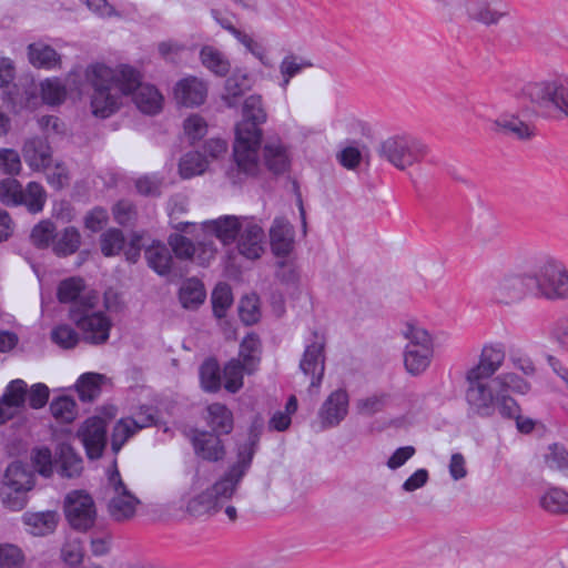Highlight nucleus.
Masks as SVG:
<instances>
[{
    "instance_id": "obj_7",
    "label": "nucleus",
    "mask_w": 568,
    "mask_h": 568,
    "mask_svg": "<svg viewBox=\"0 0 568 568\" xmlns=\"http://www.w3.org/2000/svg\"><path fill=\"white\" fill-rule=\"evenodd\" d=\"M465 381V399L468 413L484 418L491 417L496 412V403L499 395L494 378L466 373Z\"/></svg>"
},
{
    "instance_id": "obj_28",
    "label": "nucleus",
    "mask_w": 568,
    "mask_h": 568,
    "mask_svg": "<svg viewBox=\"0 0 568 568\" xmlns=\"http://www.w3.org/2000/svg\"><path fill=\"white\" fill-rule=\"evenodd\" d=\"M57 471L60 476L73 478L81 475L83 460L69 444H60L57 449Z\"/></svg>"
},
{
    "instance_id": "obj_4",
    "label": "nucleus",
    "mask_w": 568,
    "mask_h": 568,
    "mask_svg": "<svg viewBox=\"0 0 568 568\" xmlns=\"http://www.w3.org/2000/svg\"><path fill=\"white\" fill-rule=\"evenodd\" d=\"M530 276L535 296L547 301L568 300V267L561 260L541 256Z\"/></svg>"
},
{
    "instance_id": "obj_26",
    "label": "nucleus",
    "mask_w": 568,
    "mask_h": 568,
    "mask_svg": "<svg viewBox=\"0 0 568 568\" xmlns=\"http://www.w3.org/2000/svg\"><path fill=\"white\" fill-rule=\"evenodd\" d=\"M271 246L277 256H287L294 245L293 226L283 217H276L270 230Z\"/></svg>"
},
{
    "instance_id": "obj_38",
    "label": "nucleus",
    "mask_w": 568,
    "mask_h": 568,
    "mask_svg": "<svg viewBox=\"0 0 568 568\" xmlns=\"http://www.w3.org/2000/svg\"><path fill=\"white\" fill-rule=\"evenodd\" d=\"M205 290L203 284L196 278H189L183 282L179 298L184 308H196L205 300Z\"/></svg>"
},
{
    "instance_id": "obj_43",
    "label": "nucleus",
    "mask_w": 568,
    "mask_h": 568,
    "mask_svg": "<svg viewBox=\"0 0 568 568\" xmlns=\"http://www.w3.org/2000/svg\"><path fill=\"white\" fill-rule=\"evenodd\" d=\"M47 202V192L38 182H29L26 189L22 187L21 205H24L30 213H39Z\"/></svg>"
},
{
    "instance_id": "obj_6",
    "label": "nucleus",
    "mask_w": 568,
    "mask_h": 568,
    "mask_svg": "<svg viewBox=\"0 0 568 568\" xmlns=\"http://www.w3.org/2000/svg\"><path fill=\"white\" fill-rule=\"evenodd\" d=\"M99 301L98 294H91L85 298L83 308H70V318L82 331L84 339L92 344L106 342L110 334L111 322L102 312H93Z\"/></svg>"
},
{
    "instance_id": "obj_32",
    "label": "nucleus",
    "mask_w": 568,
    "mask_h": 568,
    "mask_svg": "<svg viewBox=\"0 0 568 568\" xmlns=\"http://www.w3.org/2000/svg\"><path fill=\"white\" fill-rule=\"evenodd\" d=\"M109 383V378L99 373H84L77 382V389L82 402H92L99 397L103 386Z\"/></svg>"
},
{
    "instance_id": "obj_16",
    "label": "nucleus",
    "mask_w": 568,
    "mask_h": 568,
    "mask_svg": "<svg viewBox=\"0 0 568 568\" xmlns=\"http://www.w3.org/2000/svg\"><path fill=\"white\" fill-rule=\"evenodd\" d=\"M534 294L530 273L505 276L493 290V298L500 304H513L521 301L526 294Z\"/></svg>"
},
{
    "instance_id": "obj_14",
    "label": "nucleus",
    "mask_w": 568,
    "mask_h": 568,
    "mask_svg": "<svg viewBox=\"0 0 568 568\" xmlns=\"http://www.w3.org/2000/svg\"><path fill=\"white\" fill-rule=\"evenodd\" d=\"M78 437L90 459H98L106 445V423L100 416L87 418L78 430Z\"/></svg>"
},
{
    "instance_id": "obj_61",
    "label": "nucleus",
    "mask_w": 568,
    "mask_h": 568,
    "mask_svg": "<svg viewBox=\"0 0 568 568\" xmlns=\"http://www.w3.org/2000/svg\"><path fill=\"white\" fill-rule=\"evenodd\" d=\"M239 314L243 323L251 325L257 322L260 310L255 296H245L240 301Z\"/></svg>"
},
{
    "instance_id": "obj_45",
    "label": "nucleus",
    "mask_w": 568,
    "mask_h": 568,
    "mask_svg": "<svg viewBox=\"0 0 568 568\" xmlns=\"http://www.w3.org/2000/svg\"><path fill=\"white\" fill-rule=\"evenodd\" d=\"M52 416L60 423H71L77 417V403L71 396L54 397L50 404Z\"/></svg>"
},
{
    "instance_id": "obj_34",
    "label": "nucleus",
    "mask_w": 568,
    "mask_h": 568,
    "mask_svg": "<svg viewBox=\"0 0 568 568\" xmlns=\"http://www.w3.org/2000/svg\"><path fill=\"white\" fill-rule=\"evenodd\" d=\"M145 258L149 266L160 275H166L172 271L173 257L170 248L162 243H153L145 250Z\"/></svg>"
},
{
    "instance_id": "obj_46",
    "label": "nucleus",
    "mask_w": 568,
    "mask_h": 568,
    "mask_svg": "<svg viewBox=\"0 0 568 568\" xmlns=\"http://www.w3.org/2000/svg\"><path fill=\"white\" fill-rule=\"evenodd\" d=\"M209 161L200 152H189L180 161L179 171L183 179H191L204 173Z\"/></svg>"
},
{
    "instance_id": "obj_25",
    "label": "nucleus",
    "mask_w": 568,
    "mask_h": 568,
    "mask_svg": "<svg viewBox=\"0 0 568 568\" xmlns=\"http://www.w3.org/2000/svg\"><path fill=\"white\" fill-rule=\"evenodd\" d=\"M131 94L138 109L145 114H156L161 111L163 105V97L159 90L151 84L141 82V74L139 73V82L134 85Z\"/></svg>"
},
{
    "instance_id": "obj_49",
    "label": "nucleus",
    "mask_w": 568,
    "mask_h": 568,
    "mask_svg": "<svg viewBox=\"0 0 568 568\" xmlns=\"http://www.w3.org/2000/svg\"><path fill=\"white\" fill-rule=\"evenodd\" d=\"M201 385L206 392H216L221 387L220 367L216 361L207 359L200 368Z\"/></svg>"
},
{
    "instance_id": "obj_59",
    "label": "nucleus",
    "mask_w": 568,
    "mask_h": 568,
    "mask_svg": "<svg viewBox=\"0 0 568 568\" xmlns=\"http://www.w3.org/2000/svg\"><path fill=\"white\" fill-rule=\"evenodd\" d=\"M27 490L1 487L0 497L6 507L11 510H21L27 504Z\"/></svg>"
},
{
    "instance_id": "obj_23",
    "label": "nucleus",
    "mask_w": 568,
    "mask_h": 568,
    "mask_svg": "<svg viewBox=\"0 0 568 568\" xmlns=\"http://www.w3.org/2000/svg\"><path fill=\"white\" fill-rule=\"evenodd\" d=\"M245 219L244 216L224 215L215 220L205 221L203 229L206 233L213 234L223 244L227 245L236 240Z\"/></svg>"
},
{
    "instance_id": "obj_53",
    "label": "nucleus",
    "mask_w": 568,
    "mask_h": 568,
    "mask_svg": "<svg viewBox=\"0 0 568 568\" xmlns=\"http://www.w3.org/2000/svg\"><path fill=\"white\" fill-rule=\"evenodd\" d=\"M232 302L233 297L230 286L224 283L217 284L212 292V306L214 315L219 318H223Z\"/></svg>"
},
{
    "instance_id": "obj_17",
    "label": "nucleus",
    "mask_w": 568,
    "mask_h": 568,
    "mask_svg": "<svg viewBox=\"0 0 568 568\" xmlns=\"http://www.w3.org/2000/svg\"><path fill=\"white\" fill-rule=\"evenodd\" d=\"M239 253L247 260H257L264 252L265 234L261 225L250 217L245 219L237 235Z\"/></svg>"
},
{
    "instance_id": "obj_22",
    "label": "nucleus",
    "mask_w": 568,
    "mask_h": 568,
    "mask_svg": "<svg viewBox=\"0 0 568 568\" xmlns=\"http://www.w3.org/2000/svg\"><path fill=\"white\" fill-rule=\"evenodd\" d=\"M263 163L274 174L284 173L290 168L288 148L280 138H270L264 142Z\"/></svg>"
},
{
    "instance_id": "obj_40",
    "label": "nucleus",
    "mask_w": 568,
    "mask_h": 568,
    "mask_svg": "<svg viewBox=\"0 0 568 568\" xmlns=\"http://www.w3.org/2000/svg\"><path fill=\"white\" fill-rule=\"evenodd\" d=\"M495 131L513 135L518 139L530 138L532 131L530 126L514 115H501L494 121Z\"/></svg>"
},
{
    "instance_id": "obj_11",
    "label": "nucleus",
    "mask_w": 568,
    "mask_h": 568,
    "mask_svg": "<svg viewBox=\"0 0 568 568\" xmlns=\"http://www.w3.org/2000/svg\"><path fill=\"white\" fill-rule=\"evenodd\" d=\"M64 514L70 526L79 531H88L97 519L95 504L84 490L70 491L64 498Z\"/></svg>"
},
{
    "instance_id": "obj_1",
    "label": "nucleus",
    "mask_w": 568,
    "mask_h": 568,
    "mask_svg": "<svg viewBox=\"0 0 568 568\" xmlns=\"http://www.w3.org/2000/svg\"><path fill=\"white\" fill-rule=\"evenodd\" d=\"M262 432L263 420L256 418L251 425L247 440L239 446L236 463L220 480L211 485L207 478L197 470L192 478L191 486L178 500L179 509L191 516L219 511L232 498L250 469Z\"/></svg>"
},
{
    "instance_id": "obj_57",
    "label": "nucleus",
    "mask_w": 568,
    "mask_h": 568,
    "mask_svg": "<svg viewBox=\"0 0 568 568\" xmlns=\"http://www.w3.org/2000/svg\"><path fill=\"white\" fill-rule=\"evenodd\" d=\"M55 227L50 221H42L38 223L31 232L32 243L40 248L49 246L54 241Z\"/></svg>"
},
{
    "instance_id": "obj_44",
    "label": "nucleus",
    "mask_w": 568,
    "mask_h": 568,
    "mask_svg": "<svg viewBox=\"0 0 568 568\" xmlns=\"http://www.w3.org/2000/svg\"><path fill=\"white\" fill-rule=\"evenodd\" d=\"M494 383L496 387L501 393H516V394H527L530 390V384L516 373L506 372L498 374L494 377Z\"/></svg>"
},
{
    "instance_id": "obj_10",
    "label": "nucleus",
    "mask_w": 568,
    "mask_h": 568,
    "mask_svg": "<svg viewBox=\"0 0 568 568\" xmlns=\"http://www.w3.org/2000/svg\"><path fill=\"white\" fill-rule=\"evenodd\" d=\"M404 335L408 341L404 352L405 368L410 375H420L432 362V337L427 331L415 326H407Z\"/></svg>"
},
{
    "instance_id": "obj_24",
    "label": "nucleus",
    "mask_w": 568,
    "mask_h": 568,
    "mask_svg": "<svg viewBox=\"0 0 568 568\" xmlns=\"http://www.w3.org/2000/svg\"><path fill=\"white\" fill-rule=\"evenodd\" d=\"M465 9L471 20L486 26L498 23L507 14L505 6L491 3L487 0H467Z\"/></svg>"
},
{
    "instance_id": "obj_39",
    "label": "nucleus",
    "mask_w": 568,
    "mask_h": 568,
    "mask_svg": "<svg viewBox=\"0 0 568 568\" xmlns=\"http://www.w3.org/2000/svg\"><path fill=\"white\" fill-rule=\"evenodd\" d=\"M261 343L256 335L248 334L240 345V361L245 363L246 374L256 371L260 363Z\"/></svg>"
},
{
    "instance_id": "obj_55",
    "label": "nucleus",
    "mask_w": 568,
    "mask_h": 568,
    "mask_svg": "<svg viewBox=\"0 0 568 568\" xmlns=\"http://www.w3.org/2000/svg\"><path fill=\"white\" fill-rule=\"evenodd\" d=\"M24 554L13 544H0V568H20L24 562Z\"/></svg>"
},
{
    "instance_id": "obj_15",
    "label": "nucleus",
    "mask_w": 568,
    "mask_h": 568,
    "mask_svg": "<svg viewBox=\"0 0 568 568\" xmlns=\"http://www.w3.org/2000/svg\"><path fill=\"white\" fill-rule=\"evenodd\" d=\"M349 397L345 389L332 392L318 409L320 430L338 426L348 414Z\"/></svg>"
},
{
    "instance_id": "obj_64",
    "label": "nucleus",
    "mask_w": 568,
    "mask_h": 568,
    "mask_svg": "<svg viewBox=\"0 0 568 568\" xmlns=\"http://www.w3.org/2000/svg\"><path fill=\"white\" fill-rule=\"evenodd\" d=\"M550 337L560 351L568 352V318H561L554 324Z\"/></svg>"
},
{
    "instance_id": "obj_47",
    "label": "nucleus",
    "mask_w": 568,
    "mask_h": 568,
    "mask_svg": "<svg viewBox=\"0 0 568 568\" xmlns=\"http://www.w3.org/2000/svg\"><path fill=\"white\" fill-rule=\"evenodd\" d=\"M41 95L49 105L61 104L67 98L65 85L58 78H49L41 82Z\"/></svg>"
},
{
    "instance_id": "obj_54",
    "label": "nucleus",
    "mask_w": 568,
    "mask_h": 568,
    "mask_svg": "<svg viewBox=\"0 0 568 568\" xmlns=\"http://www.w3.org/2000/svg\"><path fill=\"white\" fill-rule=\"evenodd\" d=\"M84 550L79 538L69 537L61 548V558L68 566L74 567L82 562Z\"/></svg>"
},
{
    "instance_id": "obj_41",
    "label": "nucleus",
    "mask_w": 568,
    "mask_h": 568,
    "mask_svg": "<svg viewBox=\"0 0 568 568\" xmlns=\"http://www.w3.org/2000/svg\"><path fill=\"white\" fill-rule=\"evenodd\" d=\"M202 64L215 75L223 77L230 70V62L225 55L212 45H205L200 51Z\"/></svg>"
},
{
    "instance_id": "obj_8",
    "label": "nucleus",
    "mask_w": 568,
    "mask_h": 568,
    "mask_svg": "<svg viewBox=\"0 0 568 568\" xmlns=\"http://www.w3.org/2000/svg\"><path fill=\"white\" fill-rule=\"evenodd\" d=\"M108 514L115 521H125L135 515L140 504L138 497L123 483L116 463L108 471Z\"/></svg>"
},
{
    "instance_id": "obj_2",
    "label": "nucleus",
    "mask_w": 568,
    "mask_h": 568,
    "mask_svg": "<svg viewBox=\"0 0 568 568\" xmlns=\"http://www.w3.org/2000/svg\"><path fill=\"white\" fill-rule=\"evenodd\" d=\"M84 78L92 89V114L106 119L118 112L123 104V98L131 94L139 82V71L125 64L112 69L102 63H94L87 67Z\"/></svg>"
},
{
    "instance_id": "obj_13",
    "label": "nucleus",
    "mask_w": 568,
    "mask_h": 568,
    "mask_svg": "<svg viewBox=\"0 0 568 568\" xmlns=\"http://www.w3.org/2000/svg\"><path fill=\"white\" fill-rule=\"evenodd\" d=\"M325 338L324 336L314 333L313 342L308 343L305 347L303 357L300 362V368L303 374L311 378L310 392L317 389L321 386L324 371H325Z\"/></svg>"
},
{
    "instance_id": "obj_56",
    "label": "nucleus",
    "mask_w": 568,
    "mask_h": 568,
    "mask_svg": "<svg viewBox=\"0 0 568 568\" xmlns=\"http://www.w3.org/2000/svg\"><path fill=\"white\" fill-rule=\"evenodd\" d=\"M51 339L61 348H73L79 343V334L68 324H60L52 328Z\"/></svg>"
},
{
    "instance_id": "obj_33",
    "label": "nucleus",
    "mask_w": 568,
    "mask_h": 568,
    "mask_svg": "<svg viewBox=\"0 0 568 568\" xmlns=\"http://www.w3.org/2000/svg\"><path fill=\"white\" fill-rule=\"evenodd\" d=\"M33 485V474L27 466L16 462L8 466L1 487L19 488L29 491L32 489Z\"/></svg>"
},
{
    "instance_id": "obj_5",
    "label": "nucleus",
    "mask_w": 568,
    "mask_h": 568,
    "mask_svg": "<svg viewBox=\"0 0 568 568\" xmlns=\"http://www.w3.org/2000/svg\"><path fill=\"white\" fill-rule=\"evenodd\" d=\"M427 146L410 135H395L386 139L379 145L381 158L399 170H405L420 162L427 154Z\"/></svg>"
},
{
    "instance_id": "obj_42",
    "label": "nucleus",
    "mask_w": 568,
    "mask_h": 568,
    "mask_svg": "<svg viewBox=\"0 0 568 568\" xmlns=\"http://www.w3.org/2000/svg\"><path fill=\"white\" fill-rule=\"evenodd\" d=\"M81 235L79 231L69 226L65 227L61 233L55 234L53 241V252L58 256H68L73 254L80 246Z\"/></svg>"
},
{
    "instance_id": "obj_3",
    "label": "nucleus",
    "mask_w": 568,
    "mask_h": 568,
    "mask_svg": "<svg viewBox=\"0 0 568 568\" xmlns=\"http://www.w3.org/2000/svg\"><path fill=\"white\" fill-rule=\"evenodd\" d=\"M267 120L261 95L253 94L245 99L243 119L236 124L233 158L240 174L256 176L262 168L260 150L263 131L261 125Z\"/></svg>"
},
{
    "instance_id": "obj_29",
    "label": "nucleus",
    "mask_w": 568,
    "mask_h": 568,
    "mask_svg": "<svg viewBox=\"0 0 568 568\" xmlns=\"http://www.w3.org/2000/svg\"><path fill=\"white\" fill-rule=\"evenodd\" d=\"M84 282L81 277H69L62 281L58 286V298L61 303H72L71 308H83L82 301L95 292L84 293Z\"/></svg>"
},
{
    "instance_id": "obj_9",
    "label": "nucleus",
    "mask_w": 568,
    "mask_h": 568,
    "mask_svg": "<svg viewBox=\"0 0 568 568\" xmlns=\"http://www.w3.org/2000/svg\"><path fill=\"white\" fill-rule=\"evenodd\" d=\"M523 93L541 108H554L568 116V78L529 82Z\"/></svg>"
},
{
    "instance_id": "obj_27",
    "label": "nucleus",
    "mask_w": 568,
    "mask_h": 568,
    "mask_svg": "<svg viewBox=\"0 0 568 568\" xmlns=\"http://www.w3.org/2000/svg\"><path fill=\"white\" fill-rule=\"evenodd\" d=\"M195 454L206 460H219L225 455L224 446L219 436L210 432L196 430L192 437Z\"/></svg>"
},
{
    "instance_id": "obj_60",
    "label": "nucleus",
    "mask_w": 568,
    "mask_h": 568,
    "mask_svg": "<svg viewBox=\"0 0 568 568\" xmlns=\"http://www.w3.org/2000/svg\"><path fill=\"white\" fill-rule=\"evenodd\" d=\"M22 169L19 153L13 149H0V170L4 174L16 175Z\"/></svg>"
},
{
    "instance_id": "obj_21",
    "label": "nucleus",
    "mask_w": 568,
    "mask_h": 568,
    "mask_svg": "<svg viewBox=\"0 0 568 568\" xmlns=\"http://www.w3.org/2000/svg\"><path fill=\"white\" fill-rule=\"evenodd\" d=\"M174 97L184 106H197L204 103L207 97V85L196 77H187L175 84Z\"/></svg>"
},
{
    "instance_id": "obj_62",
    "label": "nucleus",
    "mask_w": 568,
    "mask_h": 568,
    "mask_svg": "<svg viewBox=\"0 0 568 568\" xmlns=\"http://www.w3.org/2000/svg\"><path fill=\"white\" fill-rule=\"evenodd\" d=\"M49 387L45 384H33L30 389H27V397L29 406L33 409H40L45 406L49 399Z\"/></svg>"
},
{
    "instance_id": "obj_12",
    "label": "nucleus",
    "mask_w": 568,
    "mask_h": 568,
    "mask_svg": "<svg viewBox=\"0 0 568 568\" xmlns=\"http://www.w3.org/2000/svg\"><path fill=\"white\" fill-rule=\"evenodd\" d=\"M155 424V415L152 407L142 406L130 417L119 419L111 434V448L118 454L124 444L143 428Z\"/></svg>"
},
{
    "instance_id": "obj_52",
    "label": "nucleus",
    "mask_w": 568,
    "mask_h": 568,
    "mask_svg": "<svg viewBox=\"0 0 568 568\" xmlns=\"http://www.w3.org/2000/svg\"><path fill=\"white\" fill-rule=\"evenodd\" d=\"M21 183L12 178L0 181V201L8 206L21 205Z\"/></svg>"
},
{
    "instance_id": "obj_63",
    "label": "nucleus",
    "mask_w": 568,
    "mask_h": 568,
    "mask_svg": "<svg viewBox=\"0 0 568 568\" xmlns=\"http://www.w3.org/2000/svg\"><path fill=\"white\" fill-rule=\"evenodd\" d=\"M206 131L207 124L202 116L193 114L185 119L184 132L192 141L202 139L206 134Z\"/></svg>"
},
{
    "instance_id": "obj_36",
    "label": "nucleus",
    "mask_w": 568,
    "mask_h": 568,
    "mask_svg": "<svg viewBox=\"0 0 568 568\" xmlns=\"http://www.w3.org/2000/svg\"><path fill=\"white\" fill-rule=\"evenodd\" d=\"M207 423L220 434H230L233 429V414L223 404L213 403L207 406Z\"/></svg>"
},
{
    "instance_id": "obj_51",
    "label": "nucleus",
    "mask_w": 568,
    "mask_h": 568,
    "mask_svg": "<svg viewBox=\"0 0 568 568\" xmlns=\"http://www.w3.org/2000/svg\"><path fill=\"white\" fill-rule=\"evenodd\" d=\"M100 245L104 256L119 254L125 246V239L122 231L109 229L101 235Z\"/></svg>"
},
{
    "instance_id": "obj_37",
    "label": "nucleus",
    "mask_w": 568,
    "mask_h": 568,
    "mask_svg": "<svg viewBox=\"0 0 568 568\" xmlns=\"http://www.w3.org/2000/svg\"><path fill=\"white\" fill-rule=\"evenodd\" d=\"M539 504L547 513L568 514V491L559 487H550L540 496Z\"/></svg>"
},
{
    "instance_id": "obj_20",
    "label": "nucleus",
    "mask_w": 568,
    "mask_h": 568,
    "mask_svg": "<svg viewBox=\"0 0 568 568\" xmlns=\"http://www.w3.org/2000/svg\"><path fill=\"white\" fill-rule=\"evenodd\" d=\"M27 383L23 379L11 381L0 398V425L18 415L24 407Z\"/></svg>"
},
{
    "instance_id": "obj_30",
    "label": "nucleus",
    "mask_w": 568,
    "mask_h": 568,
    "mask_svg": "<svg viewBox=\"0 0 568 568\" xmlns=\"http://www.w3.org/2000/svg\"><path fill=\"white\" fill-rule=\"evenodd\" d=\"M312 67L313 63L311 60L295 53H287L278 65L281 75V81L278 83L280 88L285 92L294 77L301 74L304 70Z\"/></svg>"
},
{
    "instance_id": "obj_19",
    "label": "nucleus",
    "mask_w": 568,
    "mask_h": 568,
    "mask_svg": "<svg viewBox=\"0 0 568 568\" xmlns=\"http://www.w3.org/2000/svg\"><path fill=\"white\" fill-rule=\"evenodd\" d=\"M22 156L27 165L37 172H43L51 166L52 149L47 138L33 136L24 141Z\"/></svg>"
},
{
    "instance_id": "obj_58",
    "label": "nucleus",
    "mask_w": 568,
    "mask_h": 568,
    "mask_svg": "<svg viewBox=\"0 0 568 568\" xmlns=\"http://www.w3.org/2000/svg\"><path fill=\"white\" fill-rule=\"evenodd\" d=\"M32 462L38 473L44 477H50L53 473V460L51 450L47 447H40L32 450Z\"/></svg>"
},
{
    "instance_id": "obj_48",
    "label": "nucleus",
    "mask_w": 568,
    "mask_h": 568,
    "mask_svg": "<svg viewBox=\"0 0 568 568\" xmlns=\"http://www.w3.org/2000/svg\"><path fill=\"white\" fill-rule=\"evenodd\" d=\"M244 373H246L245 363L240 359H231L223 372L225 389L236 393L243 386Z\"/></svg>"
},
{
    "instance_id": "obj_31",
    "label": "nucleus",
    "mask_w": 568,
    "mask_h": 568,
    "mask_svg": "<svg viewBox=\"0 0 568 568\" xmlns=\"http://www.w3.org/2000/svg\"><path fill=\"white\" fill-rule=\"evenodd\" d=\"M55 511L27 513L23 515V523L28 531L33 536H45L51 534L58 524Z\"/></svg>"
},
{
    "instance_id": "obj_18",
    "label": "nucleus",
    "mask_w": 568,
    "mask_h": 568,
    "mask_svg": "<svg viewBox=\"0 0 568 568\" xmlns=\"http://www.w3.org/2000/svg\"><path fill=\"white\" fill-rule=\"evenodd\" d=\"M505 358L506 351L501 343L485 344L479 354L478 363L470 367L466 373L486 378H494L493 376L503 366Z\"/></svg>"
},
{
    "instance_id": "obj_50",
    "label": "nucleus",
    "mask_w": 568,
    "mask_h": 568,
    "mask_svg": "<svg viewBox=\"0 0 568 568\" xmlns=\"http://www.w3.org/2000/svg\"><path fill=\"white\" fill-rule=\"evenodd\" d=\"M545 464L551 470H558L568 477V452L558 444L550 445L545 454Z\"/></svg>"
},
{
    "instance_id": "obj_35",
    "label": "nucleus",
    "mask_w": 568,
    "mask_h": 568,
    "mask_svg": "<svg viewBox=\"0 0 568 568\" xmlns=\"http://www.w3.org/2000/svg\"><path fill=\"white\" fill-rule=\"evenodd\" d=\"M28 55L30 63L36 68L51 70L60 65V55L57 51L42 42L31 43L28 47Z\"/></svg>"
}]
</instances>
